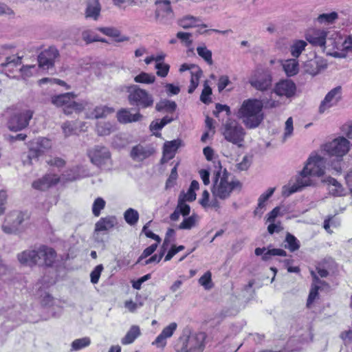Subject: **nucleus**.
Returning <instances> with one entry per match:
<instances>
[{
	"label": "nucleus",
	"instance_id": "1",
	"mask_svg": "<svg viewBox=\"0 0 352 352\" xmlns=\"http://www.w3.org/2000/svg\"><path fill=\"white\" fill-rule=\"evenodd\" d=\"M306 40L315 46L324 50L335 57H340L339 51L352 52V37L348 36L344 40L340 33L334 30H310L305 34Z\"/></svg>",
	"mask_w": 352,
	"mask_h": 352
},
{
	"label": "nucleus",
	"instance_id": "2",
	"mask_svg": "<svg viewBox=\"0 0 352 352\" xmlns=\"http://www.w3.org/2000/svg\"><path fill=\"white\" fill-rule=\"evenodd\" d=\"M263 104L257 99L243 100L236 112V117L242 121L248 129L258 127L264 119Z\"/></svg>",
	"mask_w": 352,
	"mask_h": 352
},
{
	"label": "nucleus",
	"instance_id": "3",
	"mask_svg": "<svg viewBox=\"0 0 352 352\" xmlns=\"http://www.w3.org/2000/svg\"><path fill=\"white\" fill-rule=\"evenodd\" d=\"M214 166L219 169L214 173L212 195L215 198L226 199L230 196L232 190L240 186V182L228 181L229 173L226 169L222 170L220 161H214Z\"/></svg>",
	"mask_w": 352,
	"mask_h": 352
},
{
	"label": "nucleus",
	"instance_id": "4",
	"mask_svg": "<svg viewBox=\"0 0 352 352\" xmlns=\"http://www.w3.org/2000/svg\"><path fill=\"white\" fill-rule=\"evenodd\" d=\"M206 336L203 332L188 333L184 331L175 341L174 349L176 352H202L205 346Z\"/></svg>",
	"mask_w": 352,
	"mask_h": 352
},
{
	"label": "nucleus",
	"instance_id": "5",
	"mask_svg": "<svg viewBox=\"0 0 352 352\" xmlns=\"http://www.w3.org/2000/svg\"><path fill=\"white\" fill-rule=\"evenodd\" d=\"M76 95L73 92H67L60 94H54L50 96L51 103L58 108H62L66 115H70L74 112L80 113L88 105V102L75 100Z\"/></svg>",
	"mask_w": 352,
	"mask_h": 352
},
{
	"label": "nucleus",
	"instance_id": "6",
	"mask_svg": "<svg viewBox=\"0 0 352 352\" xmlns=\"http://www.w3.org/2000/svg\"><path fill=\"white\" fill-rule=\"evenodd\" d=\"M350 142L344 137H338L324 145V151L330 156H336L337 162L331 166L337 172L341 171L340 162L349 151Z\"/></svg>",
	"mask_w": 352,
	"mask_h": 352
},
{
	"label": "nucleus",
	"instance_id": "7",
	"mask_svg": "<svg viewBox=\"0 0 352 352\" xmlns=\"http://www.w3.org/2000/svg\"><path fill=\"white\" fill-rule=\"evenodd\" d=\"M222 134L228 142L241 147L244 142L245 131L243 127L234 120H228L222 126Z\"/></svg>",
	"mask_w": 352,
	"mask_h": 352
},
{
	"label": "nucleus",
	"instance_id": "8",
	"mask_svg": "<svg viewBox=\"0 0 352 352\" xmlns=\"http://www.w3.org/2000/svg\"><path fill=\"white\" fill-rule=\"evenodd\" d=\"M128 93V100L131 105L136 106L139 109H146L153 105L154 98L153 96L137 85L129 87Z\"/></svg>",
	"mask_w": 352,
	"mask_h": 352
},
{
	"label": "nucleus",
	"instance_id": "9",
	"mask_svg": "<svg viewBox=\"0 0 352 352\" xmlns=\"http://www.w3.org/2000/svg\"><path fill=\"white\" fill-rule=\"evenodd\" d=\"M87 155L91 162L98 167H102L111 160L109 148L102 145H96L89 148Z\"/></svg>",
	"mask_w": 352,
	"mask_h": 352
},
{
	"label": "nucleus",
	"instance_id": "10",
	"mask_svg": "<svg viewBox=\"0 0 352 352\" xmlns=\"http://www.w3.org/2000/svg\"><path fill=\"white\" fill-rule=\"evenodd\" d=\"M272 82L271 73L268 70L258 69L249 79L252 87L259 91L268 89Z\"/></svg>",
	"mask_w": 352,
	"mask_h": 352
},
{
	"label": "nucleus",
	"instance_id": "11",
	"mask_svg": "<svg viewBox=\"0 0 352 352\" xmlns=\"http://www.w3.org/2000/svg\"><path fill=\"white\" fill-rule=\"evenodd\" d=\"M313 176L309 172H305V168L300 172L296 179V184L292 186H284L283 190V195L289 197L292 194L300 191L304 187L314 185V182L311 179Z\"/></svg>",
	"mask_w": 352,
	"mask_h": 352
},
{
	"label": "nucleus",
	"instance_id": "12",
	"mask_svg": "<svg viewBox=\"0 0 352 352\" xmlns=\"http://www.w3.org/2000/svg\"><path fill=\"white\" fill-rule=\"evenodd\" d=\"M32 116L33 111L30 109L15 113L8 122V129L14 131L23 129L29 124V121L32 119Z\"/></svg>",
	"mask_w": 352,
	"mask_h": 352
},
{
	"label": "nucleus",
	"instance_id": "13",
	"mask_svg": "<svg viewBox=\"0 0 352 352\" xmlns=\"http://www.w3.org/2000/svg\"><path fill=\"white\" fill-rule=\"evenodd\" d=\"M326 160L318 155H311L307 160L305 166V172L314 177H322L326 168Z\"/></svg>",
	"mask_w": 352,
	"mask_h": 352
},
{
	"label": "nucleus",
	"instance_id": "14",
	"mask_svg": "<svg viewBox=\"0 0 352 352\" xmlns=\"http://www.w3.org/2000/svg\"><path fill=\"white\" fill-rule=\"evenodd\" d=\"M52 146V144L50 140L45 138H39L31 143L28 157L30 161L32 159H37L48 152Z\"/></svg>",
	"mask_w": 352,
	"mask_h": 352
},
{
	"label": "nucleus",
	"instance_id": "15",
	"mask_svg": "<svg viewBox=\"0 0 352 352\" xmlns=\"http://www.w3.org/2000/svg\"><path fill=\"white\" fill-rule=\"evenodd\" d=\"M38 265L52 267L56 259V252L51 247L40 245L36 248Z\"/></svg>",
	"mask_w": 352,
	"mask_h": 352
},
{
	"label": "nucleus",
	"instance_id": "16",
	"mask_svg": "<svg viewBox=\"0 0 352 352\" xmlns=\"http://www.w3.org/2000/svg\"><path fill=\"white\" fill-rule=\"evenodd\" d=\"M59 56V52L56 47H50L41 52L38 56V67L43 69H49L54 66L55 60Z\"/></svg>",
	"mask_w": 352,
	"mask_h": 352
},
{
	"label": "nucleus",
	"instance_id": "17",
	"mask_svg": "<svg viewBox=\"0 0 352 352\" xmlns=\"http://www.w3.org/2000/svg\"><path fill=\"white\" fill-rule=\"evenodd\" d=\"M296 91V86L292 80H283L276 83L274 92L280 96L291 98L294 96Z\"/></svg>",
	"mask_w": 352,
	"mask_h": 352
},
{
	"label": "nucleus",
	"instance_id": "18",
	"mask_svg": "<svg viewBox=\"0 0 352 352\" xmlns=\"http://www.w3.org/2000/svg\"><path fill=\"white\" fill-rule=\"evenodd\" d=\"M153 153L154 149L151 146L138 144L132 148L130 155L134 161L141 162L149 157Z\"/></svg>",
	"mask_w": 352,
	"mask_h": 352
},
{
	"label": "nucleus",
	"instance_id": "19",
	"mask_svg": "<svg viewBox=\"0 0 352 352\" xmlns=\"http://www.w3.org/2000/svg\"><path fill=\"white\" fill-rule=\"evenodd\" d=\"M341 93V87H337L331 89L322 101L320 107V113H324L327 109L337 103Z\"/></svg>",
	"mask_w": 352,
	"mask_h": 352
},
{
	"label": "nucleus",
	"instance_id": "20",
	"mask_svg": "<svg viewBox=\"0 0 352 352\" xmlns=\"http://www.w3.org/2000/svg\"><path fill=\"white\" fill-rule=\"evenodd\" d=\"M37 256L36 249H28L18 254L17 258L21 265L32 267L38 265Z\"/></svg>",
	"mask_w": 352,
	"mask_h": 352
},
{
	"label": "nucleus",
	"instance_id": "21",
	"mask_svg": "<svg viewBox=\"0 0 352 352\" xmlns=\"http://www.w3.org/2000/svg\"><path fill=\"white\" fill-rule=\"evenodd\" d=\"M177 327V324L176 322H171L162 330L153 344H155L157 347H164L166 344V339L170 338L173 335Z\"/></svg>",
	"mask_w": 352,
	"mask_h": 352
},
{
	"label": "nucleus",
	"instance_id": "22",
	"mask_svg": "<svg viewBox=\"0 0 352 352\" xmlns=\"http://www.w3.org/2000/svg\"><path fill=\"white\" fill-rule=\"evenodd\" d=\"M117 223V219L114 216H108L101 218L95 225V234L100 232H107L113 228Z\"/></svg>",
	"mask_w": 352,
	"mask_h": 352
},
{
	"label": "nucleus",
	"instance_id": "23",
	"mask_svg": "<svg viewBox=\"0 0 352 352\" xmlns=\"http://www.w3.org/2000/svg\"><path fill=\"white\" fill-rule=\"evenodd\" d=\"M59 178L56 175H46L43 178L35 181L32 184L34 188L44 190L52 185L57 184Z\"/></svg>",
	"mask_w": 352,
	"mask_h": 352
},
{
	"label": "nucleus",
	"instance_id": "24",
	"mask_svg": "<svg viewBox=\"0 0 352 352\" xmlns=\"http://www.w3.org/2000/svg\"><path fill=\"white\" fill-rule=\"evenodd\" d=\"M254 252L256 256H262V260L264 261H269L274 256H287V252L284 250L279 248L267 250L265 248H257L255 249Z\"/></svg>",
	"mask_w": 352,
	"mask_h": 352
},
{
	"label": "nucleus",
	"instance_id": "25",
	"mask_svg": "<svg viewBox=\"0 0 352 352\" xmlns=\"http://www.w3.org/2000/svg\"><path fill=\"white\" fill-rule=\"evenodd\" d=\"M143 116L140 113L132 114L128 109H121L117 113L118 120L120 123L126 124L142 120Z\"/></svg>",
	"mask_w": 352,
	"mask_h": 352
},
{
	"label": "nucleus",
	"instance_id": "26",
	"mask_svg": "<svg viewBox=\"0 0 352 352\" xmlns=\"http://www.w3.org/2000/svg\"><path fill=\"white\" fill-rule=\"evenodd\" d=\"M322 182L327 184L329 191L334 197H340L344 195V189L342 186L334 178L327 177L322 180Z\"/></svg>",
	"mask_w": 352,
	"mask_h": 352
},
{
	"label": "nucleus",
	"instance_id": "27",
	"mask_svg": "<svg viewBox=\"0 0 352 352\" xmlns=\"http://www.w3.org/2000/svg\"><path fill=\"white\" fill-rule=\"evenodd\" d=\"M101 7L98 0H93L87 4L85 17L88 19L96 21L98 19Z\"/></svg>",
	"mask_w": 352,
	"mask_h": 352
},
{
	"label": "nucleus",
	"instance_id": "28",
	"mask_svg": "<svg viewBox=\"0 0 352 352\" xmlns=\"http://www.w3.org/2000/svg\"><path fill=\"white\" fill-rule=\"evenodd\" d=\"M311 276L313 277L314 283L312 284L311 288L310 289V292L307 298V307H310L311 305L314 302V301L318 298V289L320 287L318 285V284L321 283V280L318 278L317 275L314 271H311Z\"/></svg>",
	"mask_w": 352,
	"mask_h": 352
},
{
	"label": "nucleus",
	"instance_id": "29",
	"mask_svg": "<svg viewBox=\"0 0 352 352\" xmlns=\"http://www.w3.org/2000/svg\"><path fill=\"white\" fill-rule=\"evenodd\" d=\"M114 109L111 107L105 105L98 106L94 109L90 115L87 116V118L95 119L102 118L106 117L109 114L112 113Z\"/></svg>",
	"mask_w": 352,
	"mask_h": 352
},
{
	"label": "nucleus",
	"instance_id": "30",
	"mask_svg": "<svg viewBox=\"0 0 352 352\" xmlns=\"http://www.w3.org/2000/svg\"><path fill=\"white\" fill-rule=\"evenodd\" d=\"M283 67L288 76H293L298 72V63L295 58L285 60L283 63Z\"/></svg>",
	"mask_w": 352,
	"mask_h": 352
},
{
	"label": "nucleus",
	"instance_id": "31",
	"mask_svg": "<svg viewBox=\"0 0 352 352\" xmlns=\"http://www.w3.org/2000/svg\"><path fill=\"white\" fill-rule=\"evenodd\" d=\"M177 109V104L174 101L162 100L155 105L157 111H165L169 113H173Z\"/></svg>",
	"mask_w": 352,
	"mask_h": 352
},
{
	"label": "nucleus",
	"instance_id": "32",
	"mask_svg": "<svg viewBox=\"0 0 352 352\" xmlns=\"http://www.w3.org/2000/svg\"><path fill=\"white\" fill-rule=\"evenodd\" d=\"M23 221V217L21 212L18 211H14L11 212L9 215H8L6 218V222L8 224H11L14 228L17 230L19 226Z\"/></svg>",
	"mask_w": 352,
	"mask_h": 352
},
{
	"label": "nucleus",
	"instance_id": "33",
	"mask_svg": "<svg viewBox=\"0 0 352 352\" xmlns=\"http://www.w3.org/2000/svg\"><path fill=\"white\" fill-rule=\"evenodd\" d=\"M96 133L100 136L110 135L114 131V126L109 122H99L96 124Z\"/></svg>",
	"mask_w": 352,
	"mask_h": 352
},
{
	"label": "nucleus",
	"instance_id": "34",
	"mask_svg": "<svg viewBox=\"0 0 352 352\" xmlns=\"http://www.w3.org/2000/svg\"><path fill=\"white\" fill-rule=\"evenodd\" d=\"M100 31L107 36L114 38L117 42H123L129 40L127 36H122L120 31L113 28H102L100 29Z\"/></svg>",
	"mask_w": 352,
	"mask_h": 352
},
{
	"label": "nucleus",
	"instance_id": "35",
	"mask_svg": "<svg viewBox=\"0 0 352 352\" xmlns=\"http://www.w3.org/2000/svg\"><path fill=\"white\" fill-rule=\"evenodd\" d=\"M305 72L310 75L315 76L321 70V66L319 65L317 59H311L305 63Z\"/></svg>",
	"mask_w": 352,
	"mask_h": 352
},
{
	"label": "nucleus",
	"instance_id": "36",
	"mask_svg": "<svg viewBox=\"0 0 352 352\" xmlns=\"http://www.w3.org/2000/svg\"><path fill=\"white\" fill-rule=\"evenodd\" d=\"M140 330L138 326H132L125 336L122 338L121 342L122 344H129L132 342L139 336Z\"/></svg>",
	"mask_w": 352,
	"mask_h": 352
},
{
	"label": "nucleus",
	"instance_id": "37",
	"mask_svg": "<svg viewBox=\"0 0 352 352\" xmlns=\"http://www.w3.org/2000/svg\"><path fill=\"white\" fill-rule=\"evenodd\" d=\"M199 216L196 214H192L190 217L185 218L183 221L179 225L178 229L179 230H190L196 226L198 221Z\"/></svg>",
	"mask_w": 352,
	"mask_h": 352
},
{
	"label": "nucleus",
	"instance_id": "38",
	"mask_svg": "<svg viewBox=\"0 0 352 352\" xmlns=\"http://www.w3.org/2000/svg\"><path fill=\"white\" fill-rule=\"evenodd\" d=\"M307 43L302 40L294 41L290 47V52L292 56L298 58L307 46Z\"/></svg>",
	"mask_w": 352,
	"mask_h": 352
},
{
	"label": "nucleus",
	"instance_id": "39",
	"mask_svg": "<svg viewBox=\"0 0 352 352\" xmlns=\"http://www.w3.org/2000/svg\"><path fill=\"white\" fill-rule=\"evenodd\" d=\"M21 64V56H9L6 58L5 63H1V66L5 68L6 72H12L14 67H17Z\"/></svg>",
	"mask_w": 352,
	"mask_h": 352
},
{
	"label": "nucleus",
	"instance_id": "40",
	"mask_svg": "<svg viewBox=\"0 0 352 352\" xmlns=\"http://www.w3.org/2000/svg\"><path fill=\"white\" fill-rule=\"evenodd\" d=\"M124 218L128 224L135 226L138 221L139 213L136 210L130 208L124 212Z\"/></svg>",
	"mask_w": 352,
	"mask_h": 352
},
{
	"label": "nucleus",
	"instance_id": "41",
	"mask_svg": "<svg viewBox=\"0 0 352 352\" xmlns=\"http://www.w3.org/2000/svg\"><path fill=\"white\" fill-rule=\"evenodd\" d=\"M91 344V339L89 337H84L74 340L71 344V351H78L87 347Z\"/></svg>",
	"mask_w": 352,
	"mask_h": 352
},
{
	"label": "nucleus",
	"instance_id": "42",
	"mask_svg": "<svg viewBox=\"0 0 352 352\" xmlns=\"http://www.w3.org/2000/svg\"><path fill=\"white\" fill-rule=\"evenodd\" d=\"M181 141L179 140H175L170 142H166L164 145V154L172 157L174 152L180 146Z\"/></svg>",
	"mask_w": 352,
	"mask_h": 352
},
{
	"label": "nucleus",
	"instance_id": "43",
	"mask_svg": "<svg viewBox=\"0 0 352 352\" xmlns=\"http://www.w3.org/2000/svg\"><path fill=\"white\" fill-rule=\"evenodd\" d=\"M287 245H285V248L289 249L291 252H294L299 249V241L292 234L287 233L285 238Z\"/></svg>",
	"mask_w": 352,
	"mask_h": 352
},
{
	"label": "nucleus",
	"instance_id": "44",
	"mask_svg": "<svg viewBox=\"0 0 352 352\" xmlns=\"http://www.w3.org/2000/svg\"><path fill=\"white\" fill-rule=\"evenodd\" d=\"M155 77L153 74L146 72H141L134 78L135 82L139 83L151 84L155 82Z\"/></svg>",
	"mask_w": 352,
	"mask_h": 352
},
{
	"label": "nucleus",
	"instance_id": "45",
	"mask_svg": "<svg viewBox=\"0 0 352 352\" xmlns=\"http://www.w3.org/2000/svg\"><path fill=\"white\" fill-rule=\"evenodd\" d=\"M82 38L87 43L100 41L102 43L107 42L104 38H100L95 32L91 31H85L82 32Z\"/></svg>",
	"mask_w": 352,
	"mask_h": 352
},
{
	"label": "nucleus",
	"instance_id": "46",
	"mask_svg": "<svg viewBox=\"0 0 352 352\" xmlns=\"http://www.w3.org/2000/svg\"><path fill=\"white\" fill-rule=\"evenodd\" d=\"M201 74L202 72L200 69H198L195 73H191L190 85L188 90L189 94H192L197 87Z\"/></svg>",
	"mask_w": 352,
	"mask_h": 352
},
{
	"label": "nucleus",
	"instance_id": "47",
	"mask_svg": "<svg viewBox=\"0 0 352 352\" xmlns=\"http://www.w3.org/2000/svg\"><path fill=\"white\" fill-rule=\"evenodd\" d=\"M197 54L199 56L203 58L208 64L210 65H212L213 61L212 58V52L207 49L205 46L198 47L197 48Z\"/></svg>",
	"mask_w": 352,
	"mask_h": 352
},
{
	"label": "nucleus",
	"instance_id": "48",
	"mask_svg": "<svg viewBox=\"0 0 352 352\" xmlns=\"http://www.w3.org/2000/svg\"><path fill=\"white\" fill-rule=\"evenodd\" d=\"M184 198H182V195H179L178 198V203L176 207L177 210L184 216H188L190 212V207L186 204Z\"/></svg>",
	"mask_w": 352,
	"mask_h": 352
},
{
	"label": "nucleus",
	"instance_id": "49",
	"mask_svg": "<svg viewBox=\"0 0 352 352\" xmlns=\"http://www.w3.org/2000/svg\"><path fill=\"white\" fill-rule=\"evenodd\" d=\"M105 201L101 197L95 199L92 206V212L95 217L100 216L101 210L105 207Z\"/></svg>",
	"mask_w": 352,
	"mask_h": 352
},
{
	"label": "nucleus",
	"instance_id": "50",
	"mask_svg": "<svg viewBox=\"0 0 352 352\" xmlns=\"http://www.w3.org/2000/svg\"><path fill=\"white\" fill-rule=\"evenodd\" d=\"M211 277V272L208 271L202 276L200 277L199 279V283L206 289H210L213 287Z\"/></svg>",
	"mask_w": 352,
	"mask_h": 352
},
{
	"label": "nucleus",
	"instance_id": "51",
	"mask_svg": "<svg viewBox=\"0 0 352 352\" xmlns=\"http://www.w3.org/2000/svg\"><path fill=\"white\" fill-rule=\"evenodd\" d=\"M204 89L202 90L200 100L204 104H209L211 102V98H210L212 94V89L208 85L207 81L204 82Z\"/></svg>",
	"mask_w": 352,
	"mask_h": 352
},
{
	"label": "nucleus",
	"instance_id": "52",
	"mask_svg": "<svg viewBox=\"0 0 352 352\" xmlns=\"http://www.w3.org/2000/svg\"><path fill=\"white\" fill-rule=\"evenodd\" d=\"M338 14L336 12L321 14L317 17L318 22H333L338 19Z\"/></svg>",
	"mask_w": 352,
	"mask_h": 352
},
{
	"label": "nucleus",
	"instance_id": "53",
	"mask_svg": "<svg viewBox=\"0 0 352 352\" xmlns=\"http://www.w3.org/2000/svg\"><path fill=\"white\" fill-rule=\"evenodd\" d=\"M157 69V74L160 77H166L168 73L170 66L164 63H157L155 65Z\"/></svg>",
	"mask_w": 352,
	"mask_h": 352
},
{
	"label": "nucleus",
	"instance_id": "54",
	"mask_svg": "<svg viewBox=\"0 0 352 352\" xmlns=\"http://www.w3.org/2000/svg\"><path fill=\"white\" fill-rule=\"evenodd\" d=\"M103 270L102 265H97L94 270L91 272L90 277H91V282L93 284L98 283L101 272Z\"/></svg>",
	"mask_w": 352,
	"mask_h": 352
},
{
	"label": "nucleus",
	"instance_id": "55",
	"mask_svg": "<svg viewBox=\"0 0 352 352\" xmlns=\"http://www.w3.org/2000/svg\"><path fill=\"white\" fill-rule=\"evenodd\" d=\"M63 132L65 137L72 135L75 131L74 124L72 122L67 121L64 122L61 126Z\"/></svg>",
	"mask_w": 352,
	"mask_h": 352
},
{
	"label": "nucleus",
	"instance_id": "56",
	"mask_svg": "<svg viewBox=\"0 0 352 352\" xmlns=\"http://www.w3.org/2000/svg\"><path fill=\"white\" fill-rule=\"evenodd\" d=\"M293 120L292 118H289L285 122L284 139L285 140L288 137H290L293 133Z\"/></svg>",
	"mask_w": 352,
	"mask_h": 352
},
{
	"label": "nucleus",
	"instance_id": "57",
	"mask_svg": "<svg viewBox=\"0 0 352 352\" xmlns=\"http://www.w3.org/2000/svg\"><path fill=\"white\" fill-rule=\"evenodd\" d=\"M177 178V165L175 166L170 172V174L169 175V177L168 178L166 183V187L169 188L174 185L175 181Z\"/></svg>",
	"mask_w": 352,
	"mask_h": 352
},
{
	"label": "nucleus",
	"instance_id": "58",
	"mask_svg": "<svg viewBox=\"0 0 352 352\" xmlns=\"http://www.w3.org/2000/svg\"><path fill=\"white\" fill-rule=\"evenodd\" d=\"M263 104V107L265 109H272L279 106L280 103L278 101L270 98H265L261 100Z\"/></svg>",
	"mask_w": 352,
	"mask_h": 352
},
{
	"label": "nucleus",
	"instance_id": "59",
	"mask_svg": "<svg viewBox=\"0 0 352 352\" xmlns=\"http://www.w3.org/2000/svg\"><path fill=\"white\" fill-rule=\"evenodd\" d=\"M20 71L21 72L23 76L29 77V76L33 75L34 72H35L36 71V67L35 65H25V66H23L20 69Z\"/></svg>",
	"mask_w": 352,
	"mask_h": 352
},
{
	"label": "nucleus",
	"instance_id": "60",
	"mask_svg": "<svg viewBox=\"0 0 352 352\" xmlns=\"http://www.w3.org/2000/svg\"><path fill=\"white\" fill-rule=\"evenodd\" d=\"M157 248V243H153L151 245H150L149 247L146 248L143 251L141 256H140V258L138 259V262L140 261V260L146 258L148 256L151 255L156 250Z\"/></svg>",
	"mask_w": 352,
	"mask_h": 352
},
{
	"label": "nucleus",
	"instance_id": "61",
	"mask_svg": "<svg viewBox=\"0 0 352 352\" xmlns=\"http://www.w3.org/2000/svg\"><path fill=\"white\" fill-rule=\"evenodd\" d=\"M177 37L182 42L185 43L186 45H190L192 43L190 38L192 37V34L188 32H179L177 34Z\"/></svg>",
	"mask_w": 352,
	"mask_h": 352
},
{
	"label": "nucleus",
	"instance_id": "62",
	"mask_svg": "<svg viewBox=\"0 0 352 352\" xmlns=\"http://www.w3.org/2000/svg\"><path fill=\"white\" fill-rule=\"evenodd\" d=\"M230 81L227 76H221L218 82V90L219 92L222 91L229 84Z\"/></svg>",
	"mask_w": 352,
	"mask_h": 352
},
{
	"label": "nucleus",
	"instance_id": "63",
	"mask_svg": "<svg viewBox=\"0 0 352 352\" xmlns=\"http://www.w3.org/2000/svg\"><path fill=\"white\" fill-rule=\"evenodd\" d=\"M150 278H151V274H146V275L143 276L142 277L140 278L139 279H138L136 281H133L132 286L135 289H140L141 288L142 284Z\"/></svg>",
	"mask_w": 352,
	"mask_h": 352
},
{
	"label": "nucleus",
	"instance_id": "64",
	"mask_svg": "<svg viewBox=\"0 0 352 352\" xmlns=\"http://www.w3.org/2000/svg\"><path fill=\"white\" fill-rule=\"evenodd\" d=\"M340 338L343 340L345 344H349L352 341V329L343 331L340 334Z\"/></svg>",
	"mask_w": 352,
	"mask_h": 352
}]
</instances>
